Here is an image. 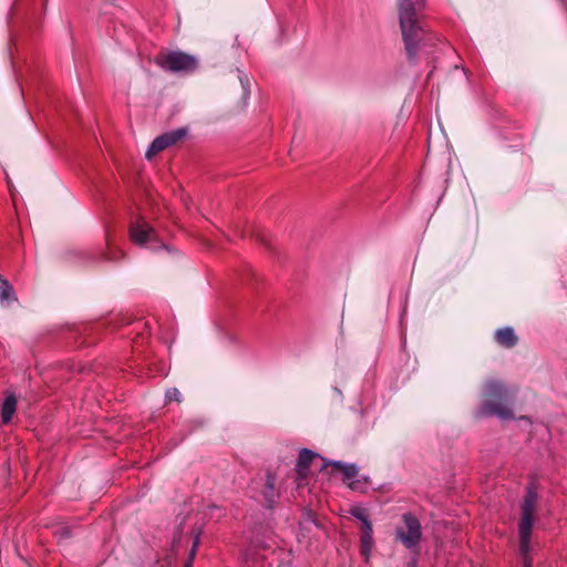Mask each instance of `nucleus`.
Listing matches in <instances>:
<instances>
[{
    "instance_id": "obj_1",
    "label": "nucleus",
    "mask_w": 567,
    "mask_h": 567,
    "mask_svg": "<svg viewBox=\"0 0 567 567\" xmlns=\"http://www.w3.org/2000/svg\"><path fill=\"white\" fill-rule=\"evenodd\" d=\"M426 0H398V13L404 50L410 63L431 53L434 35L429 32L421 18Z\"/></svg>"
},
{
    "instance_id": "obj_2",
    "label": "nucleus",
    "mask_w": 567,
    "mask_h": 567,
    "mask_svg": "<svg viewBox=\"0 0 567 567\" xmlns=\"http://www.w3.org/2000/svg\"><path fill=\"white\" fill-rule=\"evenodd\" d=\"M517 392V386L507 385L498 379H487L482 390L483 411L502 420L514 419L512 406L516 400Z\"/></svg>"
},
{
    "instance_id": "obj_3",
    "label": "nucleus",
    "mask_w": 567,
    "mask_h": 567,
    "mask_svg": "<svg viewBox=\"0 0 567 567\" xmlns=\"http://www.w3.org/2000/svg\"><path fill=\"white\" fill-rule=\"evenodd\" d=\"M155 63L167 72L184 74L193 73L199 66L197 56L182 51L161 52L156 55Z\"/></svg>"
},
{
    "instance_id": "obj_4",
    "label": "nucleus",
    "mask_w": 567,
    "mask_h": 567,
    "mask_svg": "<svg viewBox=\"0 0 567 567\" xmlns=\"http://www.w3.org/2000/svg\"><path fill=\"white\" fill-rule=\"evenodd\" d=\"M537 501V486L535 483H530L526 487V493L522 504V518L519 522V538H523L524 545L526 544L527 538L530 539Z\"/></svg>"
},
{
    "instance_id": "obj_5",
    "label": "nucleus",
    "mask_w": 567,
    "mask_h": 567,
    "mask_svg": "<svg viewBox=\"0 0 567 567\" xmlns=\"http://www.w3.org/2000/svg\"><path fill=\"white\" fill-rule=\"evenodd\" d=\"M402 520L403 526L396 527V539H399L406 549H412L416 547L421 540V524L412 513H404Z\"/></svg>"
},
{
    "instance_id": "obj_6",
    "label": "nucleus",
    "mask_w": 567,
    "mask_h": 567,
    "mask_svg": "<svg viewBox=\"0 0 567 567\" xmlns=\"http://www.w3.org/2000/svg\"><path fill=\"white\" fill-rule=\"evenodd\" d=\"M186 134L187 130L181 127L157 136L150 145L145 154L146 158L151 159L156 154L182 141L186 136Z\"/></svg>"
},
{
    "instance_id": "obj_7",
    "label": "nucleus",
    "mask_w": 567,
    "mask_h": 567,
    "mask_svg": "<svg viewBox=\"0 0 567 567\" xmlns=\"http://www.w3.org/2000/svg\"><path fill=\"white\" fill-rule=\"evenodd\" d=\"M128 230L130 239L138 246H144L156 238L155 229L144 218L132 221Z\"/></svg>"
},
{
    "instance_id": "obj_8",
    "label": "nucleus",
    "mask_w": 567,
    "mask_h": 567,
    "mask_svg": "<svg viewBox=\"0 0 567 567\" xmlns=\"http://www.w3.org/2000/svg\"><path fill=\"white\" fill-rule=\"evenodd\" d=\"M374 545L372 524L360 527V555L365 563L370 561V555Z\"/></svg>"
},
{
    "instance_id": "obj_9",
    "label": "nucleus",
    "mask_w": 567,
    "mask_h": 567,
    "mask_svg": "<svg viewBox=\"0 0 567 567\" xmlns=\"http://www.w3.org/2000/svg\"><path fill=\"white\" fill-rule=\"evenodd\" d=\"M494 338H495V341L501 347H504L507 349L515 347L518 342V337L516 336L514 329L511 327H505V328L496 330Z\"/></svg>"
},
{
    "instance_id": "obj_10",
    "label": "nucleus",
    "mask_w": 567,
    "mask_h": 567,
    "mask_svg": "<svg viewBox=\"0 0 567 567\" xmlns=\"http://www.w3.org/2000/svg\"><path fill=\"white\" fill-rule=\"evenodd\" d=\"M275 483H276L275 474L271 473L270 471H267L266 484H265V488L262 491V495H264L266 505L269 508L272 507V505L275 504L276 498L278 496V493L275 488Z\"/></svg>"
},
{
    "instance_id": "obj_11",
    "label": "nucleus",
    "mask_w": 567,
    "mask_h": 567,
    "mask_svg": "<svg viewBox=\"0 0 567 567\" xmlns=\"http://www.w3.org/2000/svg\"><path fill=\"white\" fill-rule=\"evenodd\" d=\"M17 396L13 393H9L6 395L2 404H1V419L4 424H8L16 410H17Z\"/></svg>"
},
{
    "instance_id": "obj_12",
    "label": "nucleus",
    "mask_w": 567,
    "mask_h": 567,
    "mask_svg": "<svg viewBox=\"0 0 567 567\" xmlns=\"http://www.w3.org/2000/svg\"><path fill=\"white\" fill-rule=\"evenodd\" d=\"M317 454L308 449H302L299 453L297 462V471L299 477H306L309 466Z\"/></svg>"
},
{
    "instance_id": "obj_13",
    "label": "nucleus",
    "mask_w": 567,
    "mask_h": 567,
    "mask_svg": "<svg viewBox=\"0 0 567 567\" xmlns=\"http://www.w3.org/2000/svg\"><path fill=\"white\" fill-rule=\"evenodd\" d=\"M299 525L302 530L308 532V533L311 530V526H316L317 528L321 527V524H320V520H319L317 514L313 511L308 509V508H305L302 511V515H301Z\"/></svg>"
},
{
    "instance_id": "obj_14",
    "label": "nucleus",
    "mask_w": 567,
    "mask_h": 567,
    "mask_svg": "<svg viewBox=\"0 0 567 567\" xmlns=\"http://www.w3.org/2000/svg\"><path fill=\"white\" fill-rule=\"evenodd\" d=\"M333 468L343 473L346 480H352L358 475V468L354 464H344L342 462L333 461L329 463Z\"/></svg>"
},
{
    "instance_id": "obj_15",
    "label": "nucleus",
    "mask_w": 567,
    "mask_h": 567,
    "mask_svg": "<svg viewBox=\"0 0 567 567\" xmlns=\"http://www.w3.org/2000/svg\"><path fill=\"white\" fill-rule=\"evenodd\" d=\"M349 513L361 522V527H365L367 524H372L369 518V513L365 508L360 506H353L350 508Z\"/></svg>"
},
{
    "instance_id": "obj_16",
    "label": "nucleus",
    "mask_w": 567,
    "mask_h": 567,
    "mask_svg": "<svg viewBox=\"0 0 567 567\" xmlns=\"http://www.w3.org/2000/svg\"><path fill=\"white\" fill-rule=\"evenodd\" d=\"M529 543H530V539H526V544L524 546V543H523V538H520L519 540V550H520V555H522V559H523V567H533L532 565V557L529 555Z\"/></svg>"
},
{
    "instance_id": "obj_17",
    "label": "nucleus",
    "mask_w": 567,
    "mask_h": 567,
    "mask_svg": "<svg viewBox=\"0 0 567 567\" xmlns=\"http://www.w3.org/2000/svg\"><path fill=\"white\" fill-rule=\"evenodd\" d=\"M105 259L107 260H111V261H115V260H118V259H122L125 257V252L123 250H121L120 248H116V247H113L110 243H109V249L107 251L105 252Z\"/></svg>"
},
{
    "instance_id": "obj_18",
    "label": "nucleus",
    "mask_w": 567,
    "mask_h": 567,
    "mask_svg": "<svg viewBox=\"0 0 567 567\" xmlns=\"http://www.w3.org/2000/svg\"><path fill=\"white\" fill-rule=\"evenodd\" d=\"M11 291L12 287L9 285L8 281L3 280L0 285V301L8 300Z\"/></svg>"
},
{
    "instance_id": "obj_19",
    "label": "nucleus",
    "mask_w": 567,
    "mask_h": 567,
    "mask_svg": "<svg viewBox=\"0 0 567 567\" xmlns=\"http://www.w3.org/2000/svg\"><path fill=\"white\" fill-rule=\"evenodd\" d=\"M166 396L169 401H177L181 402V393L177 389H171L167 391Z\"/></svg>"
},
{
    "instance_id": "obj_20",
    "label": "nucleus",
    "mask_w": 567,
    "mask_h": 567,
    "mask_svg": "<svg viewBox=\"0 0 567 567\" xmlns=\"http://www.w3.org/2000/svg\"><path fill=\"white\" fill-rule=\"evenodd\" d=\"M255 236H256L257 240H259L261 244L269 246V241H268L266 234L258 231L255 234Z\"/></svg>"
},
{
    "instance_id": "obj_21",
    "label": "nucleus",
    "mask_w": 567,
    "mask_h": 567,
    "mask_svg": "<svg viewBox=\"0 0 567 567\" xmlns=\"http://www.w3.org/2000/svg\"><path fill=\"white\" fill-rule=\"evenodd\" d=\"M247 99H248V91L246 87L243 86V103H241L240 110H243L247 105Z\"/></svg>"
},
{
    "instance_id": "obj_22",
    "label": "nucleus",
    "mask_w": 567,
    "mask_h": 567,
    "mask_svg": "<svg viewBox=\"0 0 567 567\" xmlns=\"http://www.w3.org/2000/svg\"><path fill=\"white\" fill-rule=\"evenodd\" d=\"M197 544H198V540H195V542H194V544H193V547H192L190 553H189V558H188V559H190V560H193V559H194V557H195V553H196V546H197Z\"/></svg>"
},
{
    "instance_id": "obj_23",
    "label": "nucleus",
    "mask_w": 567,
    "mask_h": 567,
    "mask_svg": "<svg viewBox=\"0 0 567 567\" xmlns=\"http://www.w3.org/2000/svg\"><path fill=\"white\" fill-rule=\"evenodd\" d=\"M408 567H417V561H416V559H412V560L408 564Z\"/></svg>"
},
{
    "instance_id": "obj_24",
    "label": "nucleus",
    "mask_w": 567,
    "mask_h": 567,
    "mask_svg": "<svg viewBox=\"0 0 567 567\" xmlns=\"http://www.w3.org/2000/svg\"><path fill=\"white\" fill-rule=\"evenodd\" d=\"M192 565H193V560L188 559V560L185 563L184 567H192Z\"/></svg>"
}]
</instances>
